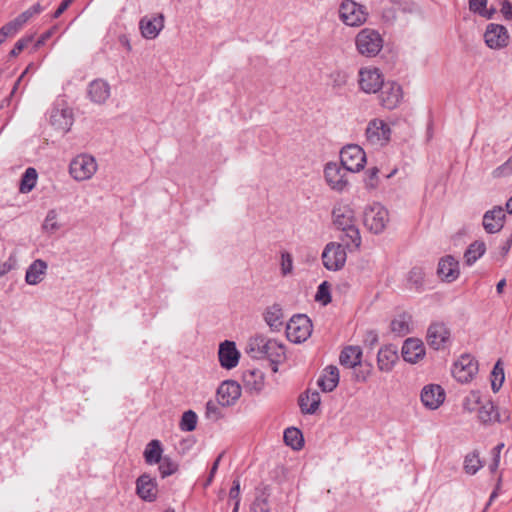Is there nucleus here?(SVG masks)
I'll use <instances>...</instances> for the list:
<instances>
[{"mask_svg":"<svg viewBox=\"0 0 512 512\" xmlns=\"http://www.w3.org/2000/svg\"><path fill=\"white\" fill-rule=\"evenodd\" d=\"M39 11V6H34L33 10H27L16 17L11 22L7 23L5 27V31H8L11 35L15 34L19 28L24 25L34 13Z\"/></svg>","mask_w":512,"mask_h":512,"instance_id":"2f4dec72","label":"nucleus"},{"mask_svg":"<svg viewBox=\"0 0 512 512\" xmlns=\"http://www.w3.org/2000/svg\"><path fill=\"white\" fill-rule=\"evenodd\" d=\"M340 19L348 26H360L367 20L366 7L354 0H343L339 7Z\"/></svg>","mask_w":512,"mask_h":512,"instance_id":"20e7f679","label":"nucleus"},{"mask_svg":"<svg viewBox=\"0 0 512 512\" xmlns=\"http://www.w3.org/2000/svg\"><path fill=\"white\" fill-rule=\"evenodd\" d=\"M339 383V370L336 366L326 367L318 379V385L324 392L333 391Z\"/></svg>","mask_w":512,"mask_h":512,"instance_id":"a878e982","label":"nucleus"},{"mask_svg":"<svg viewBox=\"0 0 512 512\" xmlns=\"http://www.w3.org/2000/svg\"><path fill=\"white\" fill-rule=\"evenodd\" d=\"M469 9L487 19L492 18L494 13L493 10L487 9V0H469Z\"/></svg>","mask_w":512,"mask_h":512,"instance_id":"ea45409f","label":"nucleus"},{"mask_svg":"<svg viewBox=\"0 0 512 512\" xmlns=\"http://www.w3.org/2000/svg\"><path fill=\"white\" fill-rule=\"evenodd\" d=\"M424 280V272L420 268H414L409 273V281L415 288L422 285Z\"/></svg>","mask_w":512,"mask_h":512,"instance_id":"09e8293b","label":"nucleus"},{"mask_svg":"<svg viewBox=\"0 0 512 512\" xmlns=\"http://www.w3.org/2000/svg\"><path fill=\"white\" fill-rule=\"evenodd\" d=\"M59 222L56 218V216L54 214H49L44 223H43V229L47 232V233H53L54 231H56L58 228H59Z\"/></svg>","mask_w":512,"mask_h":512,"instance_id":"8fccbe9b","label":"nucleus"},{"mask_svg":"<svg viewBox=\"0 0 512 512\" xmlns=\"http://www.w3.org/2000/svg\"><path fill=\"white\" fill-rule=\"evenodd\" d=\"M321 402V396L317 391L307 390L299 398L301 411L305 414H313L318 409Z\"/></svg>","mask_w":512,"mask_h":512,"instance_id":"bb28decb","label":"nucleus"},{"mask_svg":"<svg viewBox=\"0 0 512 512\" xmlns=\"http://www.w3.org/2000/svg\"><path fill=\"white\" fill-rule=\"evenodd\" d=\"M89 94L93 101L101 103L108 98V85L103 81H94L90 85Z\"/></svg>","mask_w":512,"mask_h":512,"instance_id":"72a5a7b5","label":"nucleus"},{"mask_svg":"<svg viewBox=\"0 0 512 512\" xmlns=\"http://www.w3.org/2000/svg\"><path fill=\"white\" fill-rule=\"evenodd\" d=\"M492 175L494 178L508 177L512 175V157L509 158L504 164L497 167Z\"/></svg>","mask_w":512,"mask_h":512,"instance_id":"c03bdc74","label":"nucleus"},{"mask_svg":"<svg viewBox=\"0 0 512 512\" xmlns=\"http://www.w3.org/2000/svg\"><path fill=\"white\" fill-rule=\"evenodd\" d=\"M31 41H32V36H28L26 38H23V39L19 40L16 43L15 48L13 50H11V52H10L11 55L12 56H16Z\"/></svg>","mask_w":512,"mask_h":512,"instance_id":"864d4df0","label":"nucleus"},{"mask_svg":"<svg viewBox=\"0 0 512 512\" xmlns=\"http://www.w3.org/2000/svg\"><path fill=\"white\" fill-rule=\"evenodd\" d=\"M437 272L442 280L453 282L460 274L459 263L454 257L446 256L439 261Z\"/></svg>","mask_w":512,"mask_h":512,"instance_id":"4be33fe9","label":"nucleus"},{"mask_svg":"<svg viewBox=\"0 0 512 512\" xmlns=\"http://www.w3.org/2000/svg\"><path fill=\"white\" fill-rule=\"evenodd\" d=\"M162 448L157 440H152L148 445L144 452L145 460L149 464L160 462L162 459Z\"/></svg>","mask_w":512,"mask_h":512,"instance_id":"e433bc0d","label":"nucleus"},{"mask_svg":"<svg viewBox=\"0 0 512 512\" xmlns=\"http://www.w3.org/2000/svg\"><path fill=\"white\" fill-rule=\"evenodd\" d=\"M262 502H263V505L265 507L261 506V512H269V508H268V505H267V498H264Z\"/></svg>","mask_w":512,"mask_h":512,"instance_id":"338daca9","label":"nucleus"},{"mask_svg":"<svg viewBox=\"0 0 512 512\" xmlns=\"http://www.w3.org/2000/svg\"><path fill=\"white\" fill-rule=\"evenodd\" d=\"M327 185L334 191L342 192L349 184L345 170L335 162H329L324 168Z\"/></svg>","mask_w":512,"mask_h":512,"instance_id":"f8f14e48","label":"nucleus"},{"mask_svg":"<svg viewBox=\"0 0 512 512\" xmlns=\"http://www.w3.org/2000/svg\"><path fill=\"white\" fill-rule=\"evenodd\" d=\"M420 398L426 408L436 410L444 403L446 393L440 385L428 384L423 387Z\"/></svg>","mask_w":512,"mask_h":512,"instance_id":"4468645a","label":"nucleus"},{"mask_svg":"<svg viewBox=\"0 0 512 512\" xmlns=\"http://www.w3.org/2000/svg\"><path fill=\"white\" fill-rule=\"evenodd\" d=\"M164 27V17L159 15L152 18H144L140 22L142 35L147 39L156 38Z\"/></svg>","mask_w":512,"mask_h":512,"instance_id":"393cba45","label":"nucleus"},{"mask_svg":"<svg viewBox=\"0 0 512 512\" xmlns=\"http://www.w3.org/2000/svg\"><path fill=\"white\" fill-rule=\"evenodd\" d=\"M340 160L345 170L359 172L366 164V154L359 145L349 144L342 148Z\"/></svg>","mask_w":512,"mask_h":512,"instance_id":"423d86ee","label":"nucleus"},{"mask_svg":"<svg viewBox=\"0 0 512 512\" xmlns=\"http://www.w3.org/2000/svg\"><path fill=\"white\" fill-rule=\"evenodd\" d=\"M502 13L505 15L506 18H510L512 16V5L508 1H504L502 3Z\"/></svg>","mask_w":512,"mask_h":512,"instance_id":"6e6d98bb","label":"nucleus"},{"mask_svg":"<svg viewBox=\"0 0 512 512\" xmlns=\"http://www.w3.org/2000/svg\"><path fill=\"white\" fill-rule=\"evenodd\" d=\"M206 413L208 416L217 415L218 414L217 406L213 402H208L206 405Z\"/></svg>","mask_w":512,"mask_h":512,"instance_id":"13d9d810","label":"nucleus"},{"mask_svg":"<svg viewBox=\"0 0 512 512\" xmlns=\"http://www.w3.org/2000/svg\"><path fill=\"white\" fill-rule=\"evenodd\" d=\"M11 270V265L8 263L0 264V277Z\"/></svg>","mask_w":512,"mask_h":512,"instance_id":"bf43d9fd","label":"nucleus"},{"mask_svg":"<svg viewBox=\"0 0 512 512\" xmlns=\"http://www.w3.org/2000/svg\"><path fill=\"white\" fill-rule=\"evenodd\" d=\"M218 357L222 368L227 370L235 368L240 359V352L238 351L235 342L225 340L220 343Z\"/></svg>","mask_w":512,"mask_h":512,"instance_id":"2eb2a0df","label":"nucleus"},{"mask_svg":"<svg viewBox=\"0 0 512 512\" xmlns=\"http://www.w3.org/2000/svg\"><path fill=\"white\" fill-rule=\"evenodd\" d=\"M47 264L43 260H35L28 268L25 280L29 285H36L42 280Z\"/></svg>","mask_w":512,"mask_h":512,"instance_id":"cd10ccee","label":"nucleus"},{"mask_svg":"<svg viewBox=\"0 0 512 512\" xmlns=\"http://www.w3.org/2000/svg\"><path fill=\"white\" fill-rule=\"evenodd\" d=\"M391 330L397 335L403 336L409 333V321L406 316L400 315L391 322Z\"/></svg>","mask_w":512,"mask_h":512,"instance_id":"a19ab883","label":"nucleus"},{"mask_svg":"<svg viewBox=\"0 0 512 512\" xmlns=\"http://www.w3.org/2000/svg\"><path fill=\"white\" fill-rule=\"evenodd\" d=\"M346 246L337 242H329L322 252L324 267L330 271L341 270L347 260Z\"/></svg>","mask_w":512,"mask_h":512,"instance_id":"6e6552de","label":"nucleus"},{"mask_svg":"<svg viewBox=\"0 0 512 512\" xmlns=\"http://www.w3.org/2000/svg\"><path fill=\"white\" fill-rule=\"evenodd\" d=\"M72 1L73 0H64L56 10L54 17H59L67 9V7L70 5Z\"/></svg>","mask_w":512,"mask_h":512,"instance_id":"4d7b16f0","label":"nucleus"},{"mask_svg":"<svg viewBox=\"0 0 512 512\" xmlns=\"http://www.w3.org/2000/svg\"><path fill=\"white\" fill-rule=\"evenodd\" d=\"M486 251V245L483 241H475L466 250L464 254L465 261L468 265L476 262Z\"/></svg>","mask_w":512,"mask_h":512,"instance_id":"f704fd0d","label":"nucleus"},{"mask_svg":"<svg viewBox=\"0 0 512 512\" xmlns=\"http://www.w3.org/2000/svg\"><path fill=\"white\" fill-rule=\"evenodd\" d=\"M382 88L379 96L381 105L387 109L396 108L402 99L401 86L395 82H387Z\"/></svg>","mask_w":512,"mask_h":512,"instance_id":"a211bd4d","label":"nucleus"},{"mask_svg":"<svg viewBox=\"0 0 512 512\" xmlns=\"http://www.w3.org/2000/svg\"><path fill=\"white\" fill-rule=\"evenodd\" d=\"M37 172L34 168H28L20 182L19 190L21 193H28L30 192L37 182Z\"/></svg>","mask_w":512,"mask_h":512,"instance_id":"4c0bfd02","label":"nucleus"},{"mask_svg":"<svg viewBox=\"0 0 512 512\" xmlns=\"http://www.w3.org/2000/svg\"><path fill=\"white\" fill-rule=\"evenodd\" d=\"M483 399L478 391H471L463 400V408L468 412L477 411Z\"/></svg>","mask_w":512,"mask_h":512,"instance_id":"58836bf2","label":"nucleus"},{"mask_svg":"<svg viewBox=\"0 0 512 512\" xmlns=\"http://www.w3.org/2000/svg\"><path fill=\"white\" fill-rule=\"evenodd\" d=\"M402 356L406 362L417 363L425 356V347L420 339L408 338L402 346Z\"/></svg>","mask_w":512,"mask_h":512,"instance_id":"6ab92c4d","label":"nucleus"},{"mask_svg":"<svg viewBox=\"0 0 512 512\" xmlns=\"http://www.w3.org/2000/svg\"><path fill=\"white\" fill-rule=\"evenodd\" d=\"M120 41H121V43H122V44L127 48V50H128V51H130V50L132 49L131 44H130V41L128 40V38H127V37L122 36V37L120 38Z\"/></svg>","mask_w":512,"mask_h":512,"instance_id":"0e129e2a","label":"nucleus"},{"mask_svg":"<svg viewBox=\"0 0 512 512\" xmlns=\"http://www.w3.org/2000/svg\"><path fill=\"white\" fill-rule=\"evenodd\" d=\"M240 493V484L238 481H234V485L230 490L229 496L231 499L236 500L235 509L238 507V496Z\"/></svg>","mask_w":512,"mask_h":512,"instance_id":"5fc2aeb1","label":"nucleus"},{"mask_svg":"<svg viewBox=\"0 0 512 512\" xmlns=\"http://www.w3.org/2000/svg\"><path fill=\"white\" fill-rule=\"evenodd\" d=\"M504 447V444L503 443H500L498 444L497 446H495L492 450V453H493V460L492 462L489 464V470L494 473L498 467H499V464H500V455H501V451Z\"/></svg>","mask_w":512,"mask_h":512,"instance_id":"de8ad7c7","label":"nucleus"},{"mask_svg":"<svg viewBox=\"0 0 512 512\" xmlns=\"http://www.w3.org/2000/svg\"><path fill=\"white\" fill-rule=\"evenodd\" d=\"M97 170L94 158L78 155L70 163V174L77 181L90 179Z\"/></svg>","mask_w":512,"mask_h":512,"instance_id":"9b49d317","label":"nucleus"},{"mask_svg":"<svg viewBox=\"0 0 512 512\" xmlns=\"http://www.w3.org/2000/svg\"><path fill=\"white\" fill-rule=\"evenodd\" d=\"M284 441L286 445L294 450H300L303 447L304 439L301 431L297 428H287L284 432Z\"/></svg>","mask_w":512,"mask_h":512,"instance_id":"473e14b6","label":"nucleus"},{"mask_svg":"<svg viewBox=\"0 0 512 512\" xmlns=\"http://www.w3.org/2000/svg\"><path fill=\"white\" fill-rule=\"evenodd\" d=\"M362 350L358 346H348L340 354V363L348 368H353L361 361Z\"/></svg>","mask_w":512,"mask_h":512,"instance_id":"c85d7f7f","label":"nucleus"},{"mask_svg":"<svg viewBox=\"0 0 512 512\" xmlns=\"http://www.w3.org/2000/svg\"><path fill=\"white\" fill-rule=\"evenodd\" d=\"M505 214L501 207H494L483 216V227L488 233L499 232L504 225Z\"/></svg>","mask_w":512,"mask_h":512,"instance_id":"5701e85b","label":"nucleus"},{"mask_svg":"<svg viewBox=\"0 0 512 512\" xmlns=\"http://www.w3.org/2000/svg\"><path fill=\"white\" fill-rule=\"evenodd\" d=\"M359 89L366 94H375L384 86V75L374 66L361 67L357 78Z\"/></svg>","mask_w":512,"mask_h":512,"instance_id":"7ed1b4c3","label":"nucleus"},{"mask_svg":"<svg viewBox=\"0 0 512 512\" xmlns=\"http://www.w3.org/2000/svg\"><path fill=\"white\" fill-rule=\"evenodd\" d=\"M506 285V281L505 279H502L498 282L497 286H496V290L499 294H501L504 290V287Z\"/></svg>","mask_w":512,"mask_h":512,"instance_id":"e2e57ef3","label":"nucleus"},{"mask_svg":"<svg viewBox=\"0 0 512 512\" xmlns=\"http://www.w3.org/2000/svg\"><path fill=\"white\" fill-rule=\"evenodd\" d=\"M482 466L483 464L477 451H473L466 455L464 460V470L467 474H476Z\"/></svg>","mask_w":512,"mask_h":512,"instance_id":"c9c22d12","label":"nucleus"},{"mask_svg":"<svg viewBox=\"0 0 512 512\" xmlns=\"http://www.w3.org/2000/svg\"><path fill=\"white\" fill-rule=\"evenodd\" d=\"M389 222V214L385 207L374 203L367 207L364 212V225L371 232L381 233Z\"/></svg>","mask_w":512,"mask_h":512,"instance_id":"0eeeda50","label":"nucleus"},{"mask_svg":"<svg viewBox=\"0 0 512 512\" xmlns=\"http://www.w3.org/2000/svg\"><path fill=\"white\" fill-rule=\"evenodd\" d=\"M240 395V385L235 381H224L217 390L218 402L223 406L233 404Z\"/></svg>","mask_w":512,"mask_h":512,"instance_id":"aec40b11","label":"nucleus"},{"mask_svg":"<svg viewBox=\"0 0 512 512\" xmlns=\"http://www.w3.org/2000/svg\"><path fill=\"white\" fill-rule=\"evenodd\" d=\"M293 270V259L292 255L288 252H282L281 254V273L283 276L290 274Z\"/></svg>","mask_w":512,"mask_h":512,"instance_id":"a18cd8bd","label":"nucleus"},{"mask_svg":"<svg viewBox=\"0 0 512 512\" xmlns=\"http://www.w3.org/2000/svg\"><path fill=\"white\" fill-rule=\"evenodd\" d=\"M367 142L375 147H382L390 141V126L382 119L371 120L365 131Z\"/></svg>","mask_w":512,"mask_h":512,"instance_id":"1a4fd4ad","label":"nucleus"},{"mask_svg":"<svg viewBox=\"0 0 512 512\" xmlns=\"http://www.w3.org/2000/svg\"><path fill=\"white\" fill-rule=\"evenodd\" d=\"M504 379H505L504 369L501 365V362L498 361L492 370L491 385H492L493 391H498L500 389V387L502 386V384L504 382Z\"/></svg>","mask_w":512,"mask_h":512,"instance_id":"79ce46f5","label":"nucleus"},{"mask_svg":"<svg viewBox=\"0 0 512 512\" xmlns=\"http://www.w3.org/2000/svg\"><path fill=\"white\" fill-rule=\"evenodd\" d=\"M51 35L50 32H47L46 34H44L35 44V49L39 48L47 38H49Z\"/></svg>","mask_w":512,"mask_h":512,"instance_id":"052dcab7","label":"nucleus"},{"mask_svg":"<svg viewBox=\"0 0 512 512\" xmlns=\"http://www.w3.org/2000/svg\"><path fill=\"white\" fill-rule=\"evenodd\" d=\"M450 340V330L444 323H432L427 331V342L435 350L445 348Z\"/></svg>","mask_w":512,"mask_h":512,"instance_id":"dca6fc26","label":"nucleus"},{"mask_svg":"<svg viewBox=\"0 0 512 512\" xmlns=\"http://www.w3.org/2000/svg\"><path fill=\"white\" fill-rule=\"evenodd\" d=\"M177 469V465L173 463L169 458H163L160 460L159 470L163 477L174 473Z\"/></svg>","mask_w":512,"mask_h":512,"instance_id":"49530a36","label":"nucleus"},{"mask_svg":"<svg viewBox=\"0 0 512 512\" xmlns=\"http://www.w3.org/2000/svg\"><path fill=\"white\" fill-rule=\"evenodd\" d=\"M509 39V33L503 25L495 23L487 25L484 40L489 48L502 49L509 44Z\"/></svg>","mask_w":512,"mask_h":512,"instance_id":"ddd939ff","label":"nucleus"},{"mask_svg":"<svg viewBox=\"0 0 512 512\" xmlns=\"http://www.w3.org/2000/svg\"><path fill=\"white\" fill-rule=\"evenodd\" d=\"M11 34L8 31H5V27L3 26L0 30V44Z\"/></svg>","mask_w":512,"mask_h":512,"instance_id":"680f3d73","label":"nucleus"},{"mask_svg":"<svg viewBox=\"0 0 512 512\" xmlns=\"http://www.w3.org/2000/svg\"><path fill=\"white\" fill-rule=\"evenodd\" d=\"M261 353L264 362H269L273 372H277L278 363L285 357L284 346L276 340H268L262 347Z\"/></svg>","mask_w":512,"mask_h":512,"instance_id":"f3484780","label":"nucleus"},{"mask_svg":"<svg viewBox=\"0 0 512 512\" xmlns=\"http://www.w3.org/2000/svg\"><path fill=\"white\" fill-rule=\"evenodd\" d=\"M478 372L477 361L469 354H464L454 363L452 368L453 377L461 383H468Z\"/></svg>","mask_w":512,"mask_h":512,"instance_id":"9d476101","label":"nucleus"},{"mask_svg":"<svg viewBox=\"0 0 512 512\" xmlns=\"http://www.w3.org/2000/svg\"><path fill=\"white\" fill-rule=\"evenodd\" d=\"M197 423V416L196 414L189 410L184 412L181 419V428L185 431H192L195 429Z\"/></svg>","mask_w":512,"mask_h":512,"instance_id":"37998d69","label":"nucleus"},{"mask_svg":"<svg viewBox=\"0 0 512 512\" xmlns=\"http://www.w3.org/2000/svg\"><path fill=\"white\" fill-rule=\"evenodd\" d=\"M398 352L395 346L386 345L382 347L377 355V365L379 370L390 372L398 360Z\"/></svg>","mask_w":512,"mask_h":512,"instance_id":"b1692460","label":"nucleus"},{"mask_svg":"<svg viewBox=\"0 0 512 512\" xmlns=\"http://www.w3.org/2000/svg\"><path fill=\"white\" fill-rule=\"evenodd\" d=\"M316 300L322 301L323 304H327V303H329L331 301L330 295H329V288L326 285V282L322 283L318 287V291H317V294H316Z\"/></svg>","mask_w":512,"mask_h":512,"instance_id":"3c124183","label":"nucleus"},{"mask_svg":"<svg viewBox=\"0 0 512 512\" xmlns=\"http://www.w3.org/2000/svg\"><path fill=\"white\" fill-rule=\"evenodd\" d=\"M478 418L482 423H492L498 419L494 403L489 399H484L477 409Z\"/></svg>","mask_w":512,"mask_h":512,"instance_id":"7c9ffc66","label":"nucleus"},{"mask_svg":"<svg viewBox=\"0 0 512 512\" xmlns=\"http://www.w3.org/2000/svg\"><path fill=\"white\" fill-rule=\"evenodd\" d=\"M355 45L362 56L375 57L383 47V38L378 31L364 28L356 35Z\"/></svg>","mask_w":512,"mask_h":512,"instance_id":"f03ea898","label":"nucleus"},{"mask_svg":"<svg viewBox=\"0 0 512 512\" xmlns=\"http://www.w3.org/2000/svg\"><path fill=\"white\" fill-rule=\"evenodd\" d=\"M137 494L139 497L148 502H152L157 498V484L149 475H142L136 482Z\"/></svg>","mask_w":512,"mask_h":512,"instance_id":"412c9836","label":"nucleus"},{"mask_svg":"<svg viewBox=\"0 0 512 512\" xmlns=\"http://www.w3.org/2000/svg\"><path fill=\"white\" fill-rule=\"evenodd\" d=\"M332 222L336 229L342 231L341 236L347 249H359L361 235L357 225V218L352 205L346 201H338L332 210Z\"/></svg>","mask_w":512,"mask_h":512,"instance_id":"f257e3e1","label":"nucleus"},{"mask_svg":"<svg viewBox=\"0 0 512 512\" xmlns=\"http://www.w3.org/2000/svg\"><path fill=\"white\" fill-rule=\"evenodd\" d=\"M312 333L311 320L306 315L293 316L286 326L287 338L294 343L306 341Z\"/></svg>","mask_w":512,"mask_h":512,"instance_id":"39448f33","label":"nucleus"},{"mask_svg":"<svg viewBox=\"0 0 512 512\" xmlns=\"http://www.w3.org/2000/svg\"><path fill=\"white\" fill-rule=\"evenodd\" d=\"M506 210L509 214H512V196L508 199L506 203Z\"/></svg>","mask_w":512,"mask_h":512,"instance_id":"69168bd1","label":"nucleus"},{"mask_svg":"<svg viewBox=\"0 0 512 512\" xmlns=\"http://www.w3.org/2000/svg\"><path fill=\"white\" fill-rule=\"evenodd\" d=\"M378 172L377 168H371L367 172L366 186L369 188H376L378 185Z\"/></svg>","mask_w":512,"mask_h":512,"instance_id":"603ef678","label":"nucleus"},{"mask_svg":"<svg viewBox=\"0 0 512 512\" xmlns=\"http://www.w3.org/2000/svg\"><path fill=\"white\" fill-rule=\"evenodd\" d=\"M283 313L279 305L274 304L264 312V320L272 330H279L283 325Z\"/></svg>","mask_w":512,"mask_h":512,"instance_id":"c756f323","label":"nucleus"}]
</instances>
